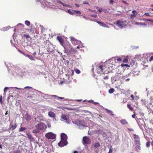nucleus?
I'll list each match as a JSON object with an SVG mask.
<instances>
[{
	"instance_id": "f257e3e1",
	"label": "nucleus",
	"mask_w": 153,
	"mask_h": 153,
	"mask_svg": "<svg viewBox=\"0 0 153 153\" xmlns=\"http://www.w3.org/2000/svg\"><path fill=\"white\" fill-rule=\"evenodd\" d=\"M61 140L58 143V145L60 147H62L68 144L67 135L64 133H62L61 135Z\"/></svg>"
},
{
	"instance_id": "f03ea898",
	"label": "nucleus",
	"mask_w": 153,
	"mask_h": 153,
	"mask_svg": "<svg viewBox=\"0 0 153 153\" xmlns=\"http://www.w3.org/2000/svg\"><path fill=\"white\" fill-rule=\"evenodd\" d=\"M72 122L73 123L77 125L80 129H83L86 126L85 121L83 120H76L72 121Z\"/></svg>"
},
{
	"instance_id": "7ed1b4c3",
	"label": "nucleus",
	"mask_w": 153,
	"mask_h": 153,
	"mask_svg": "<svg viewBox=\"0 0 153 153\" xmlns=\"http://www.w3.org/2000/svg\"><path fill=\"white\" fill-rule=\"evenodd\" d=\"M35 127L40 131L45 130L46 128V125L41 123H39L35 125Z\"/></svg>"
},
{
	"instance_id": "20e7f679",
	"label": "nucleus",
	"mask_w": 153,
	"mask_h": 153,
	"mask_svg": "<svg viewBox=\"0 0 153 153\" xmlns=\"http://www.w3.org/2000/svg\"><path fill=\"white\" fill-rule=\"evenodd\" d=\"M126 21H117L116 24H114L117 25V26L120 28L122 29L123 27H127L126 24Z\"/></svg>"
},
{
	"instance_id": "39448f33",
	"label": "nucleus",
	"mask_w": 153,
	"mask_h": 153,
	"mask_svg": "<svg viewBox=\"0 0 153 153\" xmlns=\"http://www.w3.org/2000/svg\"><path fill=\"white\" fill-rule=\"evenodd\" d=\"M134 138L135 142V144L137 145V147L138 149H140V143L139 136L136 134H134Z\"/></svg>"
},
{
	"instance_id": "423d86ee",
	"label": "nucleus",
	"mask_w": 153,
	"mask_h": 153,
	"mask_svg": "<svg viewBox=\"0 0 153 153\" xmlns=\"http://www.w3.org/2000/svg\"><path fill=\"white\" fill-rule=\"evenodd\" d=\"M46 138L50 139H53L56 138V135L52 132H48L45 135Z\"/></svg>"
},
{
	"instance_id": "0eeeda50",
	"label": "nucleus",
	"mask_w": 153,
	"mask_h": 153,
	"mask_svg": "<svg viewBox=\"0 0 153 153\" xmlns=\"http://www.w3.org/2000/svg\"><path fill=\"white\" fill-rule=\"evenodd\" d=\"M91 142V140L90 138L87 137L85 136L83 138L82 143L84 145H85L87 144H89Z\"/></svg>"
},
{
	"instance_id": "6e6552de",
	"label": "nucleus",
	"mask_w": 153,
	"mask_h": 153,
	"mask_svg": "<svg viewBox=\"0 0 153 153\" xmlns=\"http://www.w3.org/2000/svg\"><path fill=\"white\" fill-rule=\"evenodd\" d=\"M69 117L68 115L65 114H63L61 116V120L65 123H69Z\"/></svg>"
},
{
	"instance_id": "1a4fd4ad",
	"label": "nucleus",
	"mask_w": 153,
	"mask_h": 153,
	"mask_svg": "<svg viewBox=\"0 0 153 153\" xmlns=\"http://www.w3.org/2000/svg\"><path fill=\"white\" fill-rule=\"evenodd\" d=\"M57 39L59 41L61 45L64 48H67V47L65 46L64 44L63 39H62L61 37L58 36L57 37Z\"/></svg>"
},
{
	"instance_id": "9d476101",
	"label": "nucleus",
	"mask_w": 153,
	"mask_h": 153,
	"mask_svg": "<svg viewBox=\"0 0 153 153\" xmlns=\"http://www.w3.org/2000/svg\"><path fill=\"white\" fill-rule=\"evenodd\" d=\"M52 3L48 2H46L44 3H42L43 7V8H45L46 6L50 8L51 7V6H52Z\"/></svg>"
},
{
	"instance_id": "9b49d317",
	"label": "nucleus",
	"mask_w": 153,
	"mask_h": 153,
	"mask_svg": "<svg viewBox=\"0 0 153 153\" xmlns=\"http://www.w3.org/2000/svg\"><path fill=\"white\" fill-rule=\"evenodd\" d=\"M97 22L100 26H102L104 27H107V28H109L108 26L105 24L104 23L102 22H100L99 21Z\"/></svg>"
},
{
	"instance_id": "f8f14e48",
	"label": "nucleus",
	"mask_w": 153,
	"mask_h": 153,
	"mask_svg": "<svg viewBox=\"0 0 153 153\" xmlns=\"http://www.w3.org/2000/svg\"><path fill=\"white\" fill-rule=\"evenodd\" d=\"M64 45L67 48H64L65 50L67 51H68V49L72 47L69 42L66 43V44Z\"/></svg>"
},
{
	"instance_id": "ddd939ff",
	"label": "nucleus",
	"mask_w": 153,
	"mask_h": 153,
	"mask_svg": "<svg viewBox=\"0 0 153 153\" xmlns=\"http://www.w3.org/2000/svg\"><path fill=\"white\" fill-rule=\"evenodd\" d=\"M17 127V125L16 124H15L14 125L10 124L9 128V129L11 130H13L15 129Z\"/></svg>"
},
{
	"instance_id": "4468645a",
	"label": "nucleus",
	"mask_w": 153,
	"mask_h": 153,
	"mask_svg": "<svg viewBox=\"0 0 153 153\" xmlns=\"http://www.w3.org/2000/svg\"><path fill=\"white\" fill-rule=\"evenodd\" d=\"M70 38L73 44L76 45V43H77V41L74 38L72 37H71Z\"/></svg>"
},
{
	"instance_id": "2eb2a0df",
	"label": "nucleus",
	"mask_w": 153,
	"mask_h": 153,
	"mask_svg": "<svg viewBox=\"0 0 153 153\" xmlns=\"http://www.w3.org/2000/svg\"><path fill=\"white\" fill-rule=\"evenodd\" d=\"M38 92L40 94H43L44 95V96L41 95V96L44 98L50 97H51V95L44 94L40 91H38Z\"/></svg>"
},
{
	"instance_id": "dca6fc26",
	"label": "nucleus",
	"mask_w": 153,
	"mask_h": 153,
	"mask_svg": "<svg viewBox=\"0 0 153 153\" xmlns=\"http://www.w3.org/2000/svg\"><path fill=\"white\" fill-rule=\"evenodd\" d=\"M48 115L50 117L53 118L55 116V114L52 111H50L48 112Z\"/></svg>"
},
{
	"instance_id": "f3484780",
	"label": "nucleus",
	"mask_w": 153,
	"mask_h": 153,
	"mask_svg": "<svg viewBox=\"0 0 153 153\" xmlns=\"http://www.w3.org/2000/svg\"><path fill=\"white\" fill-rule=\"evenodd\" d=\"M105 110L107 111L106 113L109 114L110 115L113 116L114 115V114L113 113V112L107 109H106Z\"/></svg>"
},
{
	"instance_id": "a211bd4d",
	"label": "nucleus",
	"mask_w": 153,
	"mask_h": 153,
	"mask_svg": "<svg viewBox=\"0 0 153 153\" xmlns=\"http://www.w3.org/2000/svg\"><path fill=\"white\" fill-rule=\"evenodd\" d=\"M120 122L123 125H125L128 123L125 119H122L120 120Z\"/></svg>"
},
{
	"instance_id": "6ab92c4d",
	"label": "nucleus",
	"mask_w": 153,
	"mask_h": 153,
	"mask_svg": "<svg viewBox=\"0 0 153 153\" xmlns=\"http://www.w3.org/2000/svg\"><path fill=\"white\" fill-rule=\"evenodd\" d=\"M25 119L27 121H29L31 120V116L29 114H26L25 115Z\"/></svg>"
},
{
	"instance_id": "aec40b11",
	"label": "nucleus",
	"mask_w": 153,
	"mask_h": 153,
	"mask_svg": "<svg viewBox=\"0 0 153 153\" xmlns=\"http://www.w3.org/2000/svg\"><path fill=\"white\" fill-rule=\"evenodd\" d=\"M24 55L27 57H28V58H29L31 60H34L35 59L33 58L32 56L29 55H27L25 54H24Z\"/></svg>"
},
{
	"instance_id": "412c9836",
	"label": "nucleus",
	"mask_w": 153,
	"mask_h": 153,
	"mask_svg": "<svg viewBox=\"0 0 153 153\" xmlns=\"http://www.w3.org/2000/svg\"><path fill=\"white\" fill-rule=\"evenodd\" d=\"M120 77V75H117L115 76H114L113 77H112V79H113V80H114L115 81H116L117 80H118V79L117 78H119Z\"/></svg>"
},
{
	"instance_id": "4be33fe9",
	"label": "nucleus",
	"mask_w": 153,
	"mask_h": 153,
	"mask_svg": "<svg viewBox=\"0 0 153 153\" xmlns=\"http://www.w3.org/2000/svg\"><path fill=\"white\" fill-rule=\"evenodd\" d=\"M135 24L136 25H140L141 26H146V24L145 23H139L137 22H135Z\"/></svg>"
},
{
	"instance_id": "5701e85b",
	"label": "nucleus",
	"mask_w": 153,
	"mask_h": 153,
	"mask_svg": "<svg viewBox=\"0 0 153 153\" xmlns=\"http://www.w3.org/2000/svg\"><path fill=\"white\" fill-rule=\"evenodd\" d=\"M94 147L95 148H98L100 146V144L98 142L94 144Z\"/></svg>"
},
{
	"instance_id": "b1692460",
	"label": "nucleus",
	"mask_w": 153,
	"mask_h": 153,
	"mask_svg": "<svg viewBox=\"0 0 153 153\" xmlns=\"http://www.w3.org/2000/svg\"><path fill=\"white\" fill-rule=\"evenodd\" d=\"M39 132L40 131L38 128H37L36 129H34L32 131L33 133H39Z\"/></svg>"
},
{
	"instance_id": "393cba45",
	"label": "nucleus",
	"mask_w": 153,
	"mask_h": 153,
	"mask_svg": "<svg viewBox=\"0 0 153 153\" xmlns=\"http://www.w3.org/2000/svg\"><path fill=\"white\" fill-rule=\"evenodd\" d=\"M67 51L69 52H72L74 53L75 52V51L74 49L72 48V47H71V48H70L68 49V51Z\"/></svg>"
},
{
	"instance_id": "a878e982",
	"label": "nucleus",
	"mask_w": 153,
	"mask_h": 153,
	"mask_svg": "<svg viewBox=\"0 0 153 153\" xmlns=\"http://www.w3.org/2000/svg\"><path fill=\"white\" fill-rule=\"evenodd\" d=\"M127 106L128 108L131 111H132L133 108L131 106V105L130 104H128L127 105Z\"/></svg>"
},
{
	"instance_id": "bb28decb",
	"label": "nucleus",
	"mask_w": 153,
	"mask_h": 153,
	"mask_svg": "<svg viewBox=\"0 0 153 153\" xmlns=\"http://www.w3.org/2000/svg\"><path fill=\"white\" fill-rule=\"evenodd\" d=\"M114 91V89L113 88H111L108 90V93L109 94L112 93Z\"/></svg>"
},
{
	"instance_id": "cd10ccee",
	"label": "nucleus",
	"mask_w": 153,
	"mask_h": 153,
	"mask_svg": "<svg viewBox=\"0 0 153 153\" xmlns=\"http://www.w3.org/2000/svg\"><path fill=\"white\" fill-rule=\"evenodd\" d=\"M26 129V128L25 127H21L19 129V131L21 132L25 130Z\"/></svg>"
},
{
	"instance_id": "c85d7f7f",
	"label": "nucleus",
	"mask_w": 153,
	"mask_h": 153,
	"mask_svg": "<svg viewBox=\"0 0 153 153\" xmlns=\"http://www.w3.org/2000/svg\"><path fill=\"white\" fill-rule=\"evenodd\" d=\"M27 137L28 138H29V139H33L32 136L30 133H28L27 134Z\"/></svg>"
},
{
	"instance_id": "c756f323",
	"label": "nucleus",
	"mask_w": 153,
	"mask_h": 153,
	"mask_svg": "<svg viewBox=\"0 0 153 153\" xmlns=\"http://www.w3.org/2000/svg\"><path fill=\"white\" fill-rule=\"evenodd\" d=\"M25 24L27 26H29L30 25V23L29 21H25Z\"/></svg>"
},
{
	"instance_id": "7c9ffc66",
	"label": "nucleus",
	"mask_w": 153,
	"mask_h": 153,
	"mask_svg": "<svg viewBox=\"0 0 153 153\" xmlns=\"http://www.w3.org/2000/svg\"><path fill=\"white\" fill-rule=\"evenodd\" d=\"M75 72L77 74H79L80 73V71L78 69H76L75 70Z\"/></svg>"
},
{
	"instance_id": "2f4dec72",
	"label": "nucleus",
	"mask_w": 153,
	"mask_h": 153,
	"mask_svg": "<svg viewBox=\"0 0 153 153\" xmlns=\"http://www.w3.org/2000/svg\"><path fill=\"white\" fill-rule=\"evenodd\" d=\"M113 148L112 146H111L109 151L108 153H112Z\"/></svg>"
},
{
	"instance_id": "473e14b6",
	"label": "nucleus",
	"mask_w": 153,
	"mask_h": 153,
	"mask_svg": "<svg viewBox=\"0 0 153 153\" xmlns=\"http://www.w3.org/2000/svg\"><path fill=\"white\" fill-rule=\"evenodd\" d=\"M133 15H134L136 16L137 15V11L136 10H133L132 12Z\"/></svg>"
},
{
	"instance_id": "72a5a7b5",
	"label": "nucleus",
	"mask_w": 153,
	"mask_h": 153,
	"mask_svg": "<svg viewBox=\"0 0 153 153\" xmlns=\"http://www.w3.org/2000/svg\"><path fill=\"white\" fill-rule=\"evenodd\" d=\"M74 11L77 13V14H81V12L79 11H77V10H74Z\"/></svg>"
},
{
	"instance_id": "f704fd0d",
	"label": "nucleus",
	"mask_w": 153,
	"mask_h": 153,
	"mask_svg": "<svg viewBox=\"0 0 153 153\" xmlns=\"http://www.w3.org/2000/svg\"><path fill=\"white\" fill-rule=\"evenodd\" d=\"M13 96L12 95H9L7 97V101L9 102V101L11 97H12Z\"/></svg>"
},
{
	"instance_id": "c9c22d12",
	"label": "nucleus",
	"mask_w": 153,
	"mask_h": 153,
	"mask_svg": "<svg viewBox=\"0 0 153 153\" xmlns=\"http://www.w3.org/2000/svg\"><path fill=\"white\" fill-rule=\"evenodd\" d=\"M121 66L122 67H124V66H126V67H129V66L128 65V64H122L121 65Z\"/></svg>"
},
{
	"instance_id": "e433bc0d",
	"label": "nucleus",
	"mask_w": 153,
	"mask_h": 153,
	"mask_svg": "<svg viewBox=\"0 0 153 153\" xmlns=\"http://www.w3.org/2000/svg\"><path fill=\"white\" fill-rule=\"evenodd\" d=\"M128 59H127V58H125L123 61V62L124 63H127L128 62Z\"/></svg>"
},
{
	"instance_id": "4c0bfd02",
	"label": "nucleus",
	"mask_w": 153,
	"mask_h": 153,
	"mask_svg": "<svg viewBox=\"0 0 153 153\" xmlns=\"http://www.w3.org/2000/svg\"><path fill=\"white\" fill-rule=\"evenodd\" d=\"M14 153H21V152L19 150H16L14 151Z\"/></svg>"
},
{
	"instance_id": "58836bf2",
	"label": "nucleus",
	"mask_w": 153,
	"mask_h": 153,
	"mask_svg": "<svg viewBox=\"0 0 153 153\" xmlns=\"http://www.w3.org/2000/svg\"><path fill=\"white\" fill-rule=\"evenodd\" d=\"M136 17V16L133 14H131V19H134Z\"/></svg>"
},
{
	"instance_id": "ea45409f",
	"label": "nucleus",
	"mask_w": 153,
	"mask_h": 153,
	"mask_svg": "<svg viewBox=\"0 0 153 153\" xmlns=\"http://www.w3.org/2000/svg\"><path fill=\"white\" fill-rule=\"evenodd\" d=\"M146 19V21L149 22H151L153 23V19Z\"/></svg>"
},
{
	"instance_id": "a19ab883",
	"label": "nucleus",
	"mask_w": 153,
	"mask_h": 153,
	"mask_svg": "<svg viewBox=\"0 0 153 153\" xmlns=\"http://www.w3.org/2000/svg\"><path fill=\"white\" fill-rule=\"evenodd\" d=\"M24 36L27 38H30V36L29 35H24Z\"/></svg>"
},
{
	"instance_id": "79ce46f5",
	"label": "nucleus",
	"mask_w": 153,
	"mask_h": 153,
	"mask_svg": "<svg viewBox=\"0 0 153 153\" xmlns=\"http://www.w3.org/2000/svg\"><path fill=\"white\" fill-rule=\"evenodd\" d=\"M99 67L100 69H101V71H103L102 68L103 67V66L102 65H100L99 66Z\"/></svg>"
},
{
	"instance_id": "37998d69",
	"label": "nucleus",
	"mask_w": 153,
	"mask_h": 153,
	"mask_svg": "<svg viewBox=\"0 0 153 153\" xmlns=\"http://www.w3.org/2000/svg\"><path fill=\"white\" fill-rule=\"evenodd\" d=\"M63 6H65V7H71V6L69 5H68V4H63Z\"/></svg>"
},
{
	"instance_id": "c03bdc74",
	"label": "nucleus",
	"mask_w": 153,
	"mask_h": 153,
	"mask_svg": "<svg viewBox=\"0 0 153 153\" xmlns=\"http://www.w3.org/2000/svg\"><path fill=\"white\" fill-rule=\"evenodd\" d=\"M39 117H36L35 118V120L36 121H38L40 119H39Z\"/></svg>"
},
{
	"instance_id": "a18cd8bd",
	"label": "nucleus",
	"mask_w": 153,
	"mask_h": 153,
	"mask_svg": "<svg viewBox=\"0 0 153 153\" xmlns=\"http://www.w3.org/2000/svg\"><path fill=\"white\" fill-rule=\"evenodd\" d=\"M144 15H146L149 16H151L150 14L149 13H145L144 14Z\"/></svg>"
},
{
	"instance_id": "49530a36",
	"label": "nucleus",
	"mask_w": 153,
	"mask_h": 153,
	"mask_svg": "<svg viewBox=\"0 0 153 153\" xmlns=\"http://www.w3.org/2000/svg\"><path fill=\"white\" fill-rule=\"evenodd\" d=\"M153 60V56H152L151 57L150 59L149 60L150 62H151Z\"/></svg>"
},
{
	"instance_id": "de8ad7c7",
	"label": "nucleus",
	"mask_w": 153,
	"mask_h": 153,
	"mask_svg": "<svg viewBox=\"0 0 153 153\" xmlns=\"http://www.w3.org/2000/svg\"><path fill=\"white\" fill-rule=\"evenodd\" d=\"M57 2L58 3H59L60 4H61L63 5V4H64L63 3H62L61 1H57Z\"/></svg>"
},
{
	"instance_id": "09e8293b",
	"label": "nucleus",
	"mask_w": 153,
	"mask_h": 153,
	"mask_svg": "<svg viewBox=\"0 0 153 153\" xmlns=\"http://www.w3.org/2000/svg\"><path fill=\"white\" fill-rule=\"evenodd\" d=\"M91 16L93 17L94 18H96L97 17V15L96 14L92 15Z\"/></svg>"
},
{
	"instance_id": "8fccbe9b",
	"label": "nucleus",
	"mask_w": 153,
	"mask_h": 153,
	"mask_svg": "<svg viewBox=\"0 0 153 153\" xmlns=\"http://www.w3.org/2000/svg\"><path fill=\"white\" fill-rule=\"evenodd\" d=\"M68 12L71 15H72L73 14V13H72L71 11L70 10H68Z\"/></svg>"
},
{
	"instance_id": "3c124183",
	"label": "nucleus",
	"mask_w": 153,
	"mask_h": 153,
	"mask_svg": "<svg viewBox=\"0 0 153 153\" xmlns=\"http://www.w3.org/2000/svg\"><path fill=\"white\" fill-rule=\"evenodd\" d=\"M150 146V143L149 142H147L146 144V146L147 147H149Z\"/></svg>"
},
{
	"instance_id": "603ef678",
	"label": "nucleus",
	"mask_w": 153,
	"mask_h": 153,
	"mask_svg": "<svg viewBox=\"0 0 153 153\" xmlns=\"http://www.w3.org/2000/svg\"><path fill=\"white\" fill-rule=\"evenodd\" d=\"M91 101L92 102H93L94 103V104L95 105V104H99V103L98 102H94V101L93 100H91Z\"/></svg>"
},
{
	"instance_id": "864d4df0",
	"label": "nucleus",
	"mask_w": 153,
	"mask_h": 153,
	"mask_svg": "<svg viewBox=\"0 0 153 153\" xmlns=\"http://www.w3.org/2000/svg\"><path fill=\"white\" fill-rule=\"evenodd\" d=\"M117 61H119V62H120L122 60V59L121 58H117Z\"/></svg>"
},
{
	"instance_id": "5fc2aeb1",
	"label": "nucleus",
	"mask_w": 153,
	"mask_h": 153,
	"mask_svg": "<svg viewBox=\"0 0 153 153\" xmlns=\"http://www.w3.org/2000/svg\"><path fill=\"white\" fill-rule=\"evenodd\" d=\"M18 51L20 53H21L23 54L24 55V54H25V53H24L23 52H22V51H21L20 50H19Z\"/></svg>"
},
{
	"instance_id": "6e6d98bb",
	"label": "nucleus",
	"mask_w": 153,
	"mask_h": 153,
	"mask_svg": "<svg viewBox=\"0 0 153 153\" xmlns=\"http://www.w3.org/2000/svg\"><path fill=\"white\" fill-rule=\"evenodd\" d=\"M108 76H105V77L104 78V79H108Z\"/></svg>"
},
{
	"instance_id": "4d7b16f0",
	"label": "nucleus",
	"mask_w": 153,
	"mask_h": 153,
	"mask_svg": "<svg viewBox=\"0 0 153 153\" xmlns=\"http://www.w3.org/2000/svg\"><path fill=\"white\" fill-rule=\"evenodd\" d=\"M83 3L84 4H89V3H88V2H85V1L83 2Z\"/></svg>"
},
{
	"instance_id": "13d9d810",
	"label": "nucleus",
	"mask_w": 153,
	"mask_h": 153,
	"mask_svg": "<svg viewBox=\"0 0 153 153\" xmlns=\"http://www.w3.org/2000/svg\"><path fill=\"white\" fill-rule=\"evenodd\" d=\"M0 102L1 103H2V97L1 96L0 98Z\"/></svg>"
},
{
	"instance_id": "bf43d9fd",
	"label": "nucleus",
	"mask_w": 153,
	"mask_h": 153,
	"mask_svg": "<svg viewBox=\"0 0 153 153\" xmlns=\"http://www.w3.org/2000/svg\"><path fill=\"white\" fill-rule=\"evenodd\" d=\"M8 88L7 87H5L4 88V91L5 92V91L7 90Z\"/></svg>"
},
{
	"instance_id": "052dcab7",
	"label": "nucleus",
	"mask_w": 153,
	"mask_h": 153,
	"mask_svg": "<svg viewBox=\"0 0 153 153\" xmlns=\"http://www.w3.org/2000/svg\"><path fill=\"white\" fill-rule=\"evenodd\" d=\"M75 5H76V7H79V4H75Z\"/></svg>"
},
{
	"instance_id": "680f3d73",
	"label": "nucleus",
	"mask_w": 153,
	"mask_h": 153,
	"mask_svg": "<svg viewBox=\"0 0 153 153\" xmlns=\"http://www.w3.org/2000/svg\"><path fill=\"white\" fill-rule=\"evenodd\" d=\"M47 126L48 128H50L51 127V124H47Z\"/></svg>"
},
{
	"instance_id": "e2e57ef3",
	"label": "nucleus",
	"mask_w": 153,
	"mask_h": 153,
	"mask_svg": "<svg viewBox=\"0 0 153 153\" xmlns=\"http://www.w3.org/2000/svg\"><path fill=\"white\" fill-rule=\"evenodd\" d=\"M131 97L132 98V100H133L134 99V96L133 95H132V94L131 95Z\"/></svg>"
},
{
	"instance_id": "0e129e2a",
	"label": "nucleus",
	"mask_w": 153,
	"mask_h": 153,
	"mask_svg": "<svg viewBox=\"0 0 153 153\" xmlns=\"http://www.w3.org/2000/svg\"><path fill=\"white\" fill-rule=\"evenodd\" d=\"M114 2L113 0H110V3L111 4H113Z\"/></svg>"
},
{
	"instance_id": "69168bd1",
	"label": "nucleus",
	"mask_w": 153,
	"mask_h": 153,
	"mask_svg": "<svg viewBox=\"0 0 153 153\" xmlns=\"http://www.w3.org/2000/svg\"><path fill=\"white\" fill-rule=\"evenodd\" d=\"M32 88V87H29V86H27L25 87V88Z\"/></svg>"
},
{
	"instance_id": "338daca9",
	"label": "nucleus",
	"mask_w": 153,
	"mask_h": 153,
	"mask_svg": "<svg viewBox=\"0 0 153 153\" xmlns=\"http://www.w3.org/2000/svg\"><path fill=\"white\" fill-rule=\"evenodd\" d=\"M58 98H59V99H63L64 98V97H58Z\"/></svg>"
},
{
	"instance_id": "774afa93",
	"label": "nucleus",
	"mask_w": 153,
	"mask_h": 153,
	"mask_svg": "<svg viewBox=\"0 0 153 153\" xmlns=\"http://www.w3.org/2000/svg\"><path fill=\"white\" fill-rule=\"evenodd\" d=\"M135 116V114L132 115V117L133 118H134Z\"/></svg>"
}]
</instances>
